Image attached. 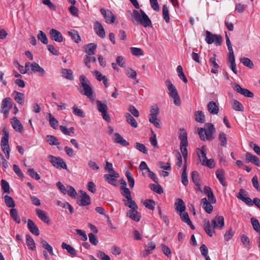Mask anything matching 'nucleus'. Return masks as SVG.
Masks as SVG:
<instances>
[{
    "label": "nucleus",
    "mask_w": 260,
    "mask_h": 260,
    "mask_svg": "<svg viewBox=\"0 0 260 260\" xmlns=\"http://www.w3.org/2000/svg\"><path fill=\"white\" fill-rule=\"evenodd\" d=\"M198 131L200 139L204 141H212L214 139L213 135L215 132V129L213 124L211 123H206L205 128H198Z\"/></svg>",
    "instance_id": "f257e3e1"
},
{
    "label": "nucleus",
    "mask_w": 260,
    "mask_h": 260,
    "mask_svg": "<svg viewBox=\"0 0 260 260\" xmlns=\"http://www.w3.org/2000/svg\"><path fill=\"white\" fill-rule=\"evenodd\" d=\"M133 14L134 20L137 21L138 22H140V24L144 27L151 26L152 25L151 20L142 9H141L140 11L134 10Z\"/></svg>",
    "instance_id": "f03ea898"
},
{
    "label": "nucleus",
    "mask_w": 260,
    "mask_h": 260,
    "mask_svg": "<svg viewBox=\"0 0 260 260\" xmlns=\"http://www.w3.org/2000/svg\"><path fill=\"white\" fill-rule=\"evenodd\" d=\"M79 81L83 88L80 92L90 99H93V91L90 85V81L84 75H81L79 77Z\"/></svg>",
    "instance_id": "7ed1b4c3"
},
{
    "label": "nucleus",
    "mask_w": 260,
    "mask_h": 260,
    "mask_svg": "<svg viewBox=\"0 0 260 260\" xmlns=\"http://www.w3.org/2000/svg\"><path fill=\"white\" fill-rule=\"evenodd\" d=\"M166 85L169 90V95L170 97L173 99L174 103L176 106H180L181 104V101L176 88L170 80H167L166 81Z\"/></svg>",
    "instance_id": "20e7f679"
},
{
    "label": "nucleus",
    "mask_w": 260,
    "mask_h": 260,
    "mask_svg": "<svg viewBox=\"0 0 260 260\" xmlns=\"http://www.w3.org/2000/svg\"><path fill=\"white\" fill-rule=\"evenodd\" d=\"M3 136L1 139V147L5 154L6 157L9 159L10 157V147L9 145V133L6 127L3 129Z\"/></svg>",
    "instance_id": "39448f33"
},
{
    "label": "nucleus",
    "mask_w": 260,
    "mask_h": 260,
    "mask_svg": "<svg viewBox=\"0 0 260 260\" xmlns=\"http://www.w3.org/2000/svg\"><path fill=\"white\" fill-rule=\"evenodd\" d=\"M205 41L208 44L214 43L216 46H220L222 43V37L220 35L213 34L210 31L206 30Z\"/></svg>",
    "instance_id": "423d86ee"
},
{
    "label": "nucleus",
    "mask_w": 260,
    "mask_h": 260,
    "mask_svg": "<svg viewBox=\"0 0 260 260\" xmlns=\"http://www.w3.org/2000/svg\"><path fill=\"white\" fill-rule=\"evenodd\" d=\"M48 158L49 161L56 168L67 169V164L61 158L52 155H49Z\"/></svg>",
    "instance_id": "0eeeda50"
},
{
    "label": "nucleus",
    "mask_w": 260,
    "mask_h": 260,
    "mask_svg": "<svg viewBox=\"0 0 260 260\" xmlns=\"http://www.w3.org/2000/svg\"><path fill=\"white\" fill-rule=\"evenodd\" d=\"M96 104L97 109L98 111L101 113L103 119L107 122H110L111 121V118L107 112L108 107L107 105L103 104L100 100L96 101Z\"/></svg>",
    "instance_id": "6e6552de"
},
{
    "label": "nucleus",
    "mask_w": 260,
    "mask_h": 260,
    "mask_svg": "<svg viewBox=\"0 0 260 260\" xmlns=\"http://www.w3.org/2000/svg\"><path fill=\"white\" fill-rule=\"evenodd\" d=\"M233 88L236 92L240 93L245 97L253 98L254 96L253 92L247 89L242 88L238 84L234 83L233 85Z\"/></svg>",
    "instance_id": "1a4fd4ad"
},
{
    "label": "nucleus",
    "mask_w": 260,
    "mask_h": 260,
    "mask_svg": "<svg viewBox=\"0 0 260 260\" xmlns=\"http://www.w3.org/2000/svg\"><path fill=\"white\" fill-rule=\"evenodd\" d=\"M101 14L103 15L104 18L106 20V22L107 23H114L115 19L116 16L112 13L110 10H106L104 8H101L100 10Z\"/></svg>",
    "instance_id": "9d476101"
},
{
    "label": "nucleus",
    "mask_w": 260,
    "mask_h": 260,
    "mask_svg": "<svg viewBox=\"0 0 260 260\" xmlns=\"http://www.w3.org/2000/svg\"><path fill=\"white\" fill-rule=\"evenodd\" d=\"M80 192L81 193L80 198L81 199L78 201L77 204L79 206H87L90 204V198L87 193L83 190H80Z\"/></svg>",
    "instance_id": "9b49d317"
},
{
    "label": "nucleus",
    "mask_w": 260,
    "mask_h": 260,
    "mask_svg": "<svg viewBox=\"0 0 260 260\" xmlns=\"http://www.w3.org/2000/svg\"><path fill=\"white\" fill-rule=\"evenodd\" d=\"M119 177V175L116 172L111 173L108 174H105L104 176V178L107 182L115 186L117 185L116 184V178Z\"/></svg>",
    "instance_id": "f8f14e48"
},
{
    "label": "nucleus",
    "mask_w": 260,
    "mask_h": 260,
    "mask_svg": "<svg viewBox=\"0 0 260 260\" xmlns=\"http://www.w3.org/2000/svg\"><path fill=\"white\" fill-rule=\"evenodd\" d=\"M211 224L213 229H222L224 226V217L222 216H216L211 221Z\"/></svg>",
    "instance_id": "ddd939ff"
},
{
    "label": "nucleus",
    "mask_w": 260,
    "mask_h": 260,
    "mask_svg": "<svg viewBox=\"0 0 260 260\" xmlns=\"http://www.w3.org/2000/svg\"><path fill=\"white\" fill-rule=\"evenodd\" d=\"M246 192V191L244 189H240L238 195L237 196V198L242 200L247 205L249 206H253V203L251 199L248 197H245L246 194H245V193Z\"/></svg>",
    "instance_id": "4468645a"
},
{
    "label": "nucleus",
    "mask_w": 260,
    "mask_h": 260,
    "mask_svg": "<svg viewBox=\"0 0 260 260\" xmlns=\"http://www.w3.org/2000/svg\"><path fill=\"white\" fill-rule=\"evenodd\" d=\"M49 34L52 40L59 43H61L63 41L62 34L58 30L52 28L50 30Z\"/></svg>",
    "instance_id": "2eb2a0df"
},
{
    "label": "nucleus",
    "mask_w": 260,
    "mask_h": 260,
    "mask_svg": "<svg viewBox=\"0 0 260 260\" xmlns=\"http://www.w3.org/2000/svg\"><path fill=\"white\" fill-rule=\"evenodd\" d=\"M36 213L38 217L47 224H50V219L47 213L40 209H36Z\"/></svg>",
    "instance_id": "dca6fc26"
},
{
    "label": "nucleus",
    "mask_w": 260,
    "mask_h": 260,
    "mask_svg": "<svg viewBox=\"0 0 260 260\" xmlns=\"http://www.w3.org/2000/svg\"><path fill=\"white\" fill-rule=\"evenodd\" d=\"M12 107V100L10 98H6L3 100L1 107L6 114L8 112L9 110Z\"/></svg>",
    "instance_id": "f3484780"
},
{
    "label": "nucleus",
    "mask_w": 260,
    "mask_h": 260,
    "mask_svg": "<svg viewBox=\"0 0 260 260\" xmlns=\"http://www.w3.org/2000/svg\"><path fill=\"white\" fill-rule=\"evenodd\" d=\"M204 229L207 234L208 236L211 237L213 236V234L215 233L214 229L213 228V226L210 223L209 220H205L203 222Z\"/></svg>",
    "instance_id": "a211bd4d"
},
{
    "label": "nucleus",
    "mask_w": 260,
    "mask_h": 260,
    "mask_svg": "<svg viewBox=\"0 0 260 260\" xmlns=\"http://www.w3.org/2000/svg\"><path fill=\"white\" fill-rule=\"evenodd\" d=\"M146 246L147 248L142 251L140 253L141 256L143 257H146L148 255L151 254L152 253V250L155 248L156 245L154 242H150L148 243Z\"/></svg>",
    "instance_id": "6ab92c4d"
},
{
    "label": "nucleus",
    "mask_w": 260,
    "mask_h": 260,
    "mask_svg": "<svg viewBox=\"0 0 260 260\" xmlns=\"http://www.w3.org/2000/svg\"><path fill=\"white\" fill-rule=\"evenodd\" d=\"M245 160L247 163L251 162L256 166H260V161L259 158L255 155H254L249 152L246 153Z\"/></svg>",
    "instance_id": "aec40b11"
},
{
    "label": "nucleus",
    "mask_w": 260,
    "mask_h": 260,
    "mask_svg": "<svg viewBox=\"0 0 260 260\" xmlns=\"http://www.w3.org/2000/svg\"><path fill=\"white\" fill-rule=\"evenodd\" d=\"M27 228L31 234L36 236L39 235L40 232L39 228L35 224L34 221L30 219L27 220Z\"/></svg>",
    "instance_id": "412c9836"
},
{
    "label": "nucleus",
    "mask_w": 260,
    "mask_h": 260,
    "mask_svg": "<svg viewBox=\"0 0 260 260\" xmlns=\"http://www.w3.org/2000/svg\"><path fill=\"white\" fill-rule=\"evenodd\" d=\"M94 29L96 35L101 38L105 37V31L102 25L98 21H96L94 24Z\"/></svg>",
    "instance_id": "4be33fe9"
},
{
    "label": "nucleus",
    "mask_w": 260,
    "mask_h": 260,
    "mask_svg": "<svg viewBox=\"0 0 260 260\" xmlns=\"http://www.w3.org/2000/svg\"><path fill=\"white\" fill-rule=\"evenodd\" d=\"M211 203L207 200L205 198L201 199V204L203 208L208 214H210L213 211V207L211 205Z\"/></svg>",
    "instance_id": "5701e85b"
},
{
    "label": "nucleus",
    "mask_w": 260,
    "mask_h": 260,
    "mask_svg": "<svg viewBox=\"0 0 260 260\" xmlns=\"http://www.w3.org/2000/svg\"><path fill=\"white\" fill-rule=\"evenodd\" d=\"M31 71L33 73H38L39 76L41 77H43L45 74V71L44 69L40 67V65L36 62L32 63Z\"/></svg>",
    "instance_id": "b1692460"
},
{
    "label": "nucleus",
    "mask_w": 260,
    "mask_h": 260,
    "mask_svg": "<svg viewBox=\"0 0 260 260\" xmlns=\"http://www.w3.org/2000/svg\"><path fill=\"white\" fill-rule=\"evenodd\" d=\"M217 178L220 184L223 186H226L227 183L225 179L224 172L223 169H217L215 172Z\"/></svg>",
    "instance_id": "393cba45"
},
{
    "label": "nucleus",
    "mask_w": 260,
    "mask_h": 260,
    "mask_svg": "<svg viewBox=\"0 0 260 260\" xmlns=\"http://www.w3.org/2000/svg\"><path fill=\"white\" fill-rule=\"evenodd\" d=\"M11 123L13 128L17 132L22 133L23 132V126L20 121L17 119L16 117H14L11 119Z\"/></svg>",
    "instance_id": "a878e982"
},
{
    "label": "nucleus",
    "mask_w": 260,
    "mask_h": 260,
    "mask_svg": "<svg viewBox=\"0 0 260 260\" xmlns=\"http://www.w3.org/2000/svg\"><path fill=\"white\" fill-rule=\"evenodd\" d=\"M180 133L179 135V139L180 140V145L184 146L185 145H188L187 140V134L184 128L180 129Z\"/></svg>",
    "instance_id": "bb28decb"
},
{
    "label": "nucleus",
    "mask_w": 260,
    "mask_h": 260,
    "mask_svg": "<svg viewBox=\"0 0 260 260\" xmlns=\"http://www.w3.org/2000/svg\"><path fill=\"white\" fill-rule=\"evenodd\" d=\"M114 142L116 143L120 144L123 146H127L129 143L126 141L119 133L114 134Z\"/></svg>",
    "instance_id": "cd10ccee"
},
{
    "label": "nucleus",
    "mask_w": 260,
    "mask_h": 260,
    "mask_svg": "<svg viewBox=\"0 0 260 260\" xmlns=\"http://www.w3.org/2000/svg\"><path fill=\"white\" fill-rule=\"evenodd\" d=\"M207 109L212 114H217L219 112V108L216 104L213 102H210L207 105Z\"/></svg>",
    "instance_id": "c85d7f7f"
},
{
    "label": "nucleus",
    "mask_w": 260,
    "mask_h": 260,
    "mask_svg": "<svg viewBox=\"0 0 260 260\" xmlns=\"http://www.w3.org/2000/svg\"><path fill=\"white\" fill-rule=\"evenodd\" d=\"M216 55L214 53L213 56H211L209 59V62L211 66H213V68L211 69V73L213 74H217L218 73L217 69L219 68V65L216 61Z\"/></svg>",
    "instance_id": "c756f323"
},
{
    "label": "nucleus",
    "mask_w": 260,
    "mask_h": 260,
    "mask_svg": "<svg viewBox=\"0 0 260 260\" xmlns=\"http://www.w3.org/2000/svg\"><path fill=\"white\" fill-rule=\"evenodd\" d=\"M174 206L175 210L178 212H182L185 210V205L182 199H177Z\"/></svg>",
    "instance_id": "7c9ffc66"
},
{
    "label": "nucleus",
    "mask_w": 260,
    "mask_h": 260,
    "mask_svg": "<svg viewBox=\"0 0 260 260\" xmlns=\"http://www.w3.org/2000/svg\"><path fill=\"white\" fill-rule=\"evenodd\" d=\"M127 215L129 218L135 221H139L140 219V215L137 211V209L130 210L127 212Z\"/></svg>",
    "instance_id": "2f4dec72"
},
{
    "label": "nucleus",
    "mask_w": 260,
    "mask_h": 260,
    "mask_svg": "<svg viewBox=\"0 0 260 260\" xmlns=\"http://www.w3.org/2000/svg\"><path fill=\"white\" fill-rule=\"evenodd\" d=\"M68 34L71 37L72 40L76 43H79L81 41L80 37L77 30L72 29L68 31Z\"/></svg>",
    "instance_id": "473e14b6"
},
{
    "label": "nucleus",
    "mask_w": 260,
    "mask_h": 260,
    "mask_svg": "<svg viewBox=\"0 0 260 260\" xmlns=\"http://www.w3.org/2000/svg\"><path fill=\"white\" fill-rule=\"evenodd\" d=\"M61 73L63 78L70 80H74L73 72L71 69H62Z\"/></svg>",
    "instance_id": "72a5a7b5"
},
{
    "label": "nucleus",
    "mask_w": 260,
    "mask_h": 260,
    "mask_svg": "<svg viewBox=\"0 0 260 260\" xmlns=\"http://www.w3.org/2000/svg\"><path fill=\"white\" fill-rule=\"evenodd\" d=\"M26 243L29 249L33 251L36 249V246L35 241L29 234L26 235Z\"/></svg>",
    "instance_id": "f704fd0d"
},
{
    "label": "nucleus",
    "mask_w": 260,
    "mask_h": 260,
    "mask_svg": "<svg viewBox=\"0 0 260 260\" xmlns=\"http://www.w3.org/2000/svg\"><path fill=\"white\" fill-rule=\"evenodd\" d=\"M186 171L187 165H183L181 174V182L184 186H186L188 184V179Z\"/></svg>",
    "instance_id": "c9c22d12"
},
{
    "label": "nucleus",
    "mask_w": 260,
    "mask_h": 260,
    "mask_svg": "<svg viewBox=\"0 0 260 260\" xmlns=\"http://www.w3.org/2000/svg\"><path fill=\"white\" fill-rule=\"evenodd\" d=\"M14 96V100L20 105H23L24 102V94L17 91H14L13 92Z\"/></svg>",
    "instance_id": "e433bc0d"
},
{
    "label": "nucleus",
    "mask_w": 260,
    "mask_h": 260,
    "mask_svg": "<svg viewBox=\"0 0 260 260\" xmlns=\"http://www.w3.org/2000/svg\"><path fill=\"white\" fill-rule=\"evenodd\" d=\"M123 202L124 203V205L125 206L128 207V208L132 209H138V207L136 204V202L132 200V198H131L130 199H123Z\"/></svg>",
    "instance_id": "4c0bfd02"
},
{
    "label": "nucleus",
    "mask_w": 260,
    "mask_h": 260,
    "mask_svg": "<svg viewBox=\"0 0 260 260\" xmlns=\"http://www.w3.org/2000/svg\"><path fill=\"white\" fill-rule=\"evenodd\" d=\"M127 122L132 126L136 128L138 127V123L136 119L129 113H126L125 115Z\"/></svg>",
    "instance_id": "58836bf2"
},
{
    "label": "nucleus",
    "mask_w": 260,
    "mask_h": 260,
    "mask_svg": "<svg viewBox=\"0 0 260 260\" xmlns=\"http://www.w3.org/2000/svg\"><path fill=\"white\" fill-rule=\"evenodd\" d=\"M61 248L63 249H66L68 252L71 255L76 256L77 252L76 250L71 245L63 242L61 244Z\"/></svg>",
    "instance_id": "ea45409f"
},
{
    "label": "nucleus",
    "mask_w": 260,
    "mask_h": 260,
    "mask_svg": "<svg viewBox=\"0 0 260 260\" xmlns=\"http://www.w3.org/2000/svg\"><path fill=\"white\" fill-rule=\"evenodd\" d=\"M96 47V44L92 43H89L85 48V52L88 55H93L95 54Z\"/></svg>",
    "instance_id": "a19ab883"
},
{
    "label": "nucleus",
    "mask_w": 260,
    "mask_h": 260,
    "mask_svg": "<svg viewBox=\"0 0 260 260\" xmlns=\"http://www.w3.org/2000/svg\"><path fill=\"white\" fill-rule=\"evenodd\" d=\"M46 141L51 145H58L60 144L58 139L52 135H47L46 136Z\"/></svg>",
    "instance_id": "79ce46f5"
},
{
    "label": "nucleus",
    "mask_w": 260,
    "mask_h": 260,
    "mask_svg": "<svg viewBox=\"0 0 260 260\" xmlns=\"http://www.w3.org/2000/svg\"><path fill=\"white\" fill-rule=\"evenodd\" d=\"M91 55H92L86 54L84 56V63L88 69L91 68L90 62L91 61L95 62L96 60L95 57L91 56Z\"/></svg>",
    "instance_id": "37998d69"
},
{
    "label": "nucleus",
    "mask_w": 260,
    "mask_h": 260,
    "mask_svg": "<svg viewBox=\"0 0 260 260\" xmlns=\"http://www.w3.org/2000/svg\"><path fill=\"white\" fill-rule=\"evenodd\" d=\"M10 214L11 217L15 221H16V223H20L21 219L20 217L18 216V212L16 209L12 208L11 209H10Z\"/></svg>",
    "instance_id": "c03bdc74"
},
{
    "label": "nucleus",
    "mask_w": 260,
    "mask_h": 260,
    "mask_svg": "<svg viewBox=\"0 0 260 260\" xmlns=\"http://www.w3.org/2000/svg\"><path fill=\"white\" fill-rule=\"evenodd\" d=\"M199 150V149H198ZM200 153L198 152V157L200 158L201 162H203V161H205L207 158L206 157V146L203 145L201 149H200Z\"/></svg>",
    "instance_id": "a18cd8bd"
},
{
    "label": "nucleus",
    "mask_w": 260,
    "mask_h": 260,
    "mask_svg": "<svg viewBox=\"0 0 260 260\" xmlns=\"http://www.w3.org/2000/svg\"><path fill=\"white\" fill-rule=\"evenodd\" d=\"M218 139L220 142V145L223 147H226L227 145V138L226 134L221 132L219 133L218 136Z\"/></svg>",
    "instance_id": "49530a36"
},
{
    "label": "nucleus",
    "mask_w": 260,
    "mask_h": 260,
    "mask_svg": "<svg viewBox=\"0 0 260 260\" xmlns=\"http://www.w3.org/2000/svg\"><path fill=\"white\" fill-rule=\"evenodd\" d=\"M57 204L62 207L63 208L68 209L70 213L73 214L74 212V210L73 207L68 202H62L61 201H57Z\"/></svg>",
    "instance_id": "de8ad7c7"
},
{
    "label": "nucleus",
    "mask_w": 260,
    "mask_h": 260,
    "mask_svg": "<svg viewBox=\"0 0 260 260\" xmlns=\"http://www.w3.org/2000/svg\"><path fill=\"white\" fill-rule=\"evenodd\" d=\"M196 120L200 123H204L205 122V115L202 111H198L195 113Z\"/></svg>",
    "instance_id": "09e8293b"
},
{
    "label": "nucleus",
    "mask_w": 260,
    "mask_h": 260,
    "mask_svg": "<svg viewBox=\"0 0 260 260\" xmlns=\"http://www.w3.org/2000/svg\"><path fill=\"white\" fill-rule=\"evenodd\" d=\"M125 175L127 179V181L129 187L131 188H133L135 185V180L132 174L131 173L130 171L127 170L125 172Z\"/></svg>",
    "instance_id": "8fccbe9b"
},
{
    "label": "nucleus",
    "mask_w": 260,
    "mask_h": 260,
    "mask_svg": "<svg viewBox=\"0 0 260 260\" xmlns=\"http://www.w3.org/2000/svg\"><path fill=\"white\" fill-rule=\"evenodd\" d=\"M177 72L178 74V77L182 80L184 83H186L188 81L187 79L183 72L182 67L181 66H178L177 68Z\"/></svg>",
    "instance_id": "3c124183"
},
{
    "label": "nucleus",
    "mask_w": 260,
    "mask_h": 260,
    "mask_svg": "<svg viewBox=\"0 0 260 260\" xmlns=\"http://www.w3.org/2000/svg\"><path fill=\"white\" fill-rule=\"evenodd\" d=\"M149 187L152 190L159 194H162L164 192L162 187L159 184H158V183L157 185H155L154 184H150Z\"/></svg>",
    "instance_id": "603ef678"
},
{
    "label": "nucleus",
    "mask_w": 260,
    "mask_h": 260,
    "mask_svg": "<svg viewBox=\"0 0 260 260\" xmlns=\"http://www.w3.org/2000/svg\"><path fill=\"white\" fill-rule=\"evenodd\" d=\"M191 179L193 182L198 186H200L201 184L200 183L199 173L196 171H193L191 173Z\"/></svg>",
    "instance_id": "864d4df0"
},
{
    "label": "nucleus",
    "mask_w": 260,
    "mask_h": 260,
    "mask_svg": "<svg viewBox=\"0 0 260 260\" xmlns=\"http://www.w3.org/2000/svg\"><path fill=\"white\" fill-rule=\"evenodd\" d=\"M162 16L164 20L167 23L170 22V17H169V12L168 8V7L164 5L162 6Z\"/></svg>",
    "instance_id": "5fc2aeb1"
},
{
    "label": "nucleus",
    "mask_w": 260,
    "mask_h": 260,
    "mask_svg": "<svg viewBox=\"0 0 260 260\" xmlns=\"http://www.w3.org/2000/svg\"><path fill=\"white\" fill-rule=\"evenodd\" d=\"M37 38L39 41H40L44 44H47L48 39L46 34L42 30H40L39 34L37 35Z\"/></svg>",
    "instance_id": "6e6d98bb"
},
{
    "label": "nucleus",
    "mask_w": 260,
    "mask_h": 260,
    "mask_svg": "<svg viewBox=\"0 0 260 260\" xmlns=\"http://www.w3.org/2000/svg\"><path fill=\"white\" fill-rule=\"evenodd\" d=\"M5 202L6 205L9 207L14 208L15 206V204L13 198L8 195H6L4 197Z\"/></svg>",
    "instance_id": "4d7b16f0"
},
{
    "label": "nucleus",
    "mask_w": 260,
    "mask_h": 260,
    "mask_svg": "<svg viewBox=\"0 0 260 260\" xmlns=\"http://www.w3.org/2000/svg\"><path fill=\"white\" fill-rule=\"evenodd\" d=\"M49 121L50 125L54 129H56L58 121L52 116L51 113H49Z\"/></svg>",
    "instance_id": "13d9d810"
},
{
    "label": "nucleus",
    "mask_w": 260,
    "mask_h": 260,
    "mask_svg": "<svg viewBox=\"0 0 260 260\" xmlns=\"http://www.w3.org/2000/svg\"><path fill=\"white\" fill-rule=\"evenodd\" d=\"M135 146L137 150L142 152L144 154H147L148 153V150L144 144L139 142H136L135 144Z\"/></svg>",
    "instance_id": "bf43d9fd"
},
{
    "label": "nucleus",
    "mask_w": 260,
    "mask_h": 260,
    "mask_svg": "<svg viewBox=\"0 0 260 260\" xmlns=\"http://www.w3.org/2000/svg\"><path fill=\"white\" fill-rule=\"evenodd\" d=\"M144 205L146 208L153 210L154 209L155 203L153 200L148 199L145 201Z\"/></svg>",
    "instance_id": "052dcab7"
},
{
    "label": "nucleus",
    "mask_w": 260,
    "mask_h": 260,
    "mask_svg": "<svg viewBox=\"0 0 260 260\" xmlns=\"http://www.w3.org/2000/svg\"><path fill=\"white\" fill-rule=\"evenodd\" d=\"M233 108L238 111H243L244 107L237 100H233Z\"/></svg>",
    "instance_id": "680f3d73"
},
{
    "label": "nucleus",
    "mask_w": 260,
    "mask_h": 260,
    "mask_svg": "<svg viewBox=\"0 0 260 260\" xmlns=\"http://www.w3.org/2000/svg\"><path fill=\"white\" fill-rule=\"evenodd\" d=\"M250 220L254 230L260 233V224L258 220L253 217L251 218Z\"/></svg>",
    "instance_id": "e2e57ef3"
},
{
    "label": "nucleus",
    "mask_w": 260,
    "mask_h": 260,
    "mask_svg": "<svg viewBox=\"0 0 260 260\" xmlns=\"http://www.w3.org/2000/svg\"><path fill=\"white\" fill-rule=\"evenodd\" d=\"M241 61L246 67L250 69H252L254 67L252 61L247 57H243L241 59Z\"/></svg>",
    "instance_id": "0e129e2a"
},
{
    "label": "nucleus",
    "mask_w": 260,
    "mask_h": 260,
    "mask_svg": "<svg viewBox=\"0 0 260 260\" xmlns=\"http://www.w3.org/2000/svg\"><path fill=\"white\" fill-rule=\"evenodd\" d=\"M2 188L4 192L6 193H10V185L9 183L5 180L2 179L1 180Z\"/></svg>",
    "instance_id": "69168bd1"
},
{
    "label": "nucleus",
    "mask_w": 260,
    "mask_h": 260,
    "mask_svg": "<svg viewBox=\"0 0 260 260\" xmlns=\"http://www.w3.org/2000/svg\"><path fill=\"white\" fill-rule=\"evenodd\" d=\"M131 52L134 55L137 56L144 55L143 51L139 48L132 47L131 48Z\"/></svg>",
    "instance_id": "338daca9"
},
{
    "label": "nucleus",
    "mask_w": 260,
    "mask_h": 260,
    "mask_svg": "<svg viewBox=\"0 0 260 260\" xmlns=\"http://www.w3.org/2000/svg\"><path fill=\"white\" fill-rule=\"evenodd\" d=\"M28 175L32 178H35L37 180L40 179V175L36 172L34 169H29L27 170Z\"/></svg>",
    "instance_id": "774afa93"
}]
</instances>
